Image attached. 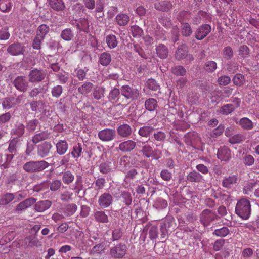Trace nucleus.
<instances>
[{"label": "nucleus", "instance_id": "obj_45", "mask_svg": "<svg viewBox=\"0 0 259 259\" xmlns=\"http://www.w3.org/2000/svg\"><path fill=\"white\" fill-rule=\"evenodd\" d=\"M106 43L110 49L115 48L117 45L116 38L114 35H107L106 39Z\"/></svg>", "mask_w": 259, "mask_h": 259}, {"label": "nucleus", "instance_id": "obj_21", "mask_svg": "<svg viewBox=\"0 0 259 259\" xmlns=\"http://www.w3.org/2000/svg\"><path fill=\"white\" fill-rule=\"evenodd\" d=\"M93 88V84L90 82H85L78 88V91L82 95L89 94Z\"/></svg>", "mask_w": 259, "mask_h": 259}, {"label": "nucleus", "instance_id": "obj_12", "mask_svg": "<svg viewBox=\"0 0 259 259\" xmlns=\"http://www.w3.org/2000/svg\"><path fill=\"white\" fill-rule=\"evenodd\" d=\"M7 51L12 55H19L24 52V47L21 44H13L7 48Z\"/></svg>", "mask_w": 259, "mask_h": 259}, {"label": "nucleus", "instance_id": "obj_60", "mask_svg": "<svg viewBox=\"0 0 259 259\" xmlns=\"http://www.w3.org/2000/svg\"><path fill=\"white\" fill-rule=\"evenodd\" d=\"M11 3L7 1L2 2L0 3V10L3 12L9 11L11 9Z\"/></svg>", "mask_w": 259, "mask_h": 259}, {"label": "nucleus", "instance_id": "obj_32", "mask_svg": "<svg viewBox=\"0 0 259 259\" xmlns=\"http://www.w3.org/2000/svg\"><path fill=\"white\" fill-rule=\"evenodd\" d=\"M82 152V145L81 144L78 143L73 146L71 155L74 158H78L81 156Z\"/></svg>", "mask_w": 259, "mask_h": 259}, {"label": "nucleus", "instance_id": "obj_20", "mask_svg": "<svg viewBox=\"0 0 259 259\" xmlns=\"http://www.w3.org/2000/svg\"><path fill=\"white\" fill-rule=\"evenodd\" d=\"M188 51L185 45H181L179 46L175 54V57L178 60H181L185 58L187 56Z\"/></svg>", "mask_w": 259, "mask_h": 259}, {"label": "nucleus", "instance_id": "obj_15", "mask_svg": "<svg viewBox=\"0 0 259 259\" xmlns=\"http://www.w3.org/2000/svg\"><path fill=\"white\" fill-rule=\"evenodd\" d=\"M237 181L238 177L236 175H231L224 178L222 181V185L225 188L230 189L237 183Z\"/></svg>", "mask_w": 259, "mask_h": 259}, {"label": "nucleus", "instance_id": "obj_1", "mask_svg": "<svg viewBox=\"0 0 259 259\" xmlns=\"http://www.w3.org/2000/svg\"><path fill=\"white\" fill-rule=\"evenodd\" d=\"M251 204L249 200L243 198L238 201L235 207V213L243 220L248 219L251 214Z\"/></svg>", "mask_w": 259, "mask_h": 259}, {"label": "nucleus", "instance_id": "obj_36", "mask_svg": "<svg viewBox=\"0 0 259 259\" xmlns=\"http://www.w3.org/2000/svg\"><path fill=\"white\" fill-rule=\"evenodd\" d=\"M142 151L143 154L147 158L153 157L155 159H158L159 157L153 155V148L149 145H145L143 147Z\"/></svg>", "mask_w": 259, "mask_h": 259}, {"label": "nucleus", "instance_id": "obj_48", "mask_svg": "<svg viewBox=\"0 0 259 259\" xmlns=\"http://www.w3.org/2000/svg\"><path fill=\"white\" fill-rule=\"evenodd\" d=\"M24 126L22 124L19 123L16 125L15 128L13 130L12 133L19 138L24 134Z\"/></svg>", "mask_w": 259, "mask_h": 259}, {"label": "nucleus", "instance_id": "obj_27", "mask_svg": "<svg viewBox=\"0 0 259 259\" xmlns=\"http://www.w3.org/2000/svg\"><path fill=\"white\" fill-rule=\"evenodd\" d=\"M111 61V57L110 54L104 52L99 57V62L103 66H107Z\"/></svg>", "mask_w": 259, "mask_h": 259}, {"label": "nucleus", "instance_id": "obj_28", "mask_svg": "<svg viewBox=\"0 0 259 259\" xmlns=\"http://www.w3.org/2000/svg\"><path fill=\"white\" fill-rule=\"evenodd\" d=\"M49 137V134L47 132H42L35 135L32 138V142L36 144L42 140L47 139Z\"/></svg>", "mask_w": 259, "mask_h": 259}, {"label": "nucleus", "instance_id": "obj_52", "mask_svg": "<svg viewBox=\"0 0 259 259\" xmlns=\"http://www.w3.org/2000/svg\"><path fill=\"white\" fill-rule=\"evenodd\" d=\"M119 90L118 89L114 88L109 93V99L111 101L116 102L119 98Z\"/></svg>", "mask_w": 259, "mask_h": 259}, {"label": "nucleus", "instance_id": "obj_18", "mask_svg": "<svg viewBox=\"0 0 259 259\" xmlns=\"http://www.w3.org/2000/svg\"><path fill=\"white\" fill-rule=\"evenodd\" d=\"M155 8L159 11H167L172 8V4L167 1H162L154 5Z\"/></svg>", "mask_w": 259, "mask_h": 259}, {"label": "nucleus", "instance_id": "obj_63", "mask_svg": "<svg viewBox=\"0 0 259 259\" xmlns=\"http://www.w3.org/2000/svg\"><path fill=\"white\" fill-rule=\"evenodd\" d=\"M147 85L149 89L153 91H157L159 89V85L153 79H149L147 81Z\"/></svg>", "mask_w": 259, "mask_h": 259}, {"label": "nucleus", "instance_id": "obj_5", "mask_svg": "<svg viewBox=\"0 0 259 259\" xmlns=\"http://www.w3.org/2000/svg\"><path fill=\"white\" fill-rule=\"evenodd\" d=\"M14 87L19 91L25 92L28 87V82L23 76H17L13 81Z\"/></svg>", "mask_w": 259, "mask_h": 259}, {"label": "nucleus", "instance_id": "obj_38", "mask_svg": "<svg viewBox=\"0 0 259 259\" xmlns=\"http://www.w3.org/2000/svg\"><path fill=\"white\" fill-rule=\"evenodd\" d=\"M154 130V128L152 126H144L139 129L138 133L140 136L147 137Z\"/></svg>", "mask_w": 259, "mask_h": 259}, {"label": "nucleus", "instance_id": "obj_19", "mask_svg": "<svg viewBox=\"0 0 259 259\" xmlns=\"http://www.w3.org/2000/svg\"><path fill=\"white\" fill-rule=\"evenodd\" d=\"M48 2L51 7L56 11H62L65 7L62 0H48Z\"/></svg>", "mask_w": 259, "mask_h": 259}, {"label": "nucleus", "instance_id": "obj_35", "mask_svg": "<svg viewBox=\"0 0 259 259\" xmlns=\"http://www.w3.org/2000/svg\"><path fill=\"white\" fill-rule=\"evenodd\" d=\"M217 68V64L213 61H207L204 66V69L207 72L212 73Z\"/></svg>", "mask_w": 259, "mask_h": 259}, {"label": "nucleus", "instance_id": "obj_9", "mask_svg": "<svg viewBox=\"0 0 259 259\" xmlns=\"http://www.w3.org/2000/svg\"><path fill=\"white\" fill-rule=\"evenodd\" d=\"M112 197L108 193H104L102 194L98 199L99 205L103 208L108 207L112 203Z\"/></svg>", "mask_w": 259, "mask_h": 259}, {"label": "nucleus", "instance_id": "obj_34", "mask_svg": "<svg viewBox=\"0 0 259 259\" xmlns=\"http://www.w3.org/2000/svg\"><path fill=\"white\" fill-rule=\"evenodd\" d=\"M145 106L147 110L154 111L157 106V102L155 99L149 98L145 101Z\"/></svg>", "mask_w": 259, "mask_h": 259}, {"label": "nucleus", "instance_id": "obj_56", "mask_svg": "<svg viewBox=\"0 0 259 259\" xmlns=\"http://www.w3.org/2000/svg\"><path fill=\"white\" fill-rule=\"evenodd\" d=\"M244 140V136L241 134H237L232 136L229 140L232 144L239 143Z\"/></svg>", "mask_w": 259, "mask_h": 259}, {"label": "nucleus", "instance_id": "obj_58", "mask_svg": "<svg viewBox=\"0 0 259 259\" xmlns=\"http://www.w3.org/2000/svg\"><path fill=\"white\" fill-rule=\"evenodd\" d=\"M154 139L157 141H163L166 138V134L161 131H157L153 134Z\"/></svg>", "mask_w": 259, "mask_h": 259}, {"label": "nucleus", "instance_id": "obj_53", "mask_svg": "<svg viewBox=\"0 0 259 259\" xmlns=\"http://www.w3.org/2000/svg\"><path fill=\"white\" fill-rule=\"evenodd\" d=\"M223 55L227 60L230 59L233 56V51L230 46L225 47L223 50Z\"/></svg>", "mask_w": 259, "mask_h": 259}, {"label": "nucleus", "instance_id": "obj_30", "mask_svg": "<svg viewBox=\"0 0 259 259\" xmlns=\"http://www.w3.org/2000/svg\"><path fill=\"white\" fill-rule=\"evenodd\" d=\"M230 233V230L227 227H223L220 229H215L213 232V235L218 237H224Z\"/></svg>", "mask_w": 259, "mask_h": 259}, {"label": "nucleus", "instance_id": "obj_64", "mask_svg": "<svg viewBox=\"0 0 259 259\" xmlns=\"http://www.w3.org/2000/svg\"><path fill=\"white\" fill-rule=\"evenodd\" d=\"M230 81L231 79L230 77L226 75L222 76L218 79V82L220 85H227Z\"/></svg>", "mask_w": 259, "mask_h": 259}, {"label": "nucleus", "instance_id": "obj_33", "mask_svg": "<svg viewBox=\"0 0 259 259\" xmlns=\"http://www.w3.org/2000/svg\"><path fill=\"white\" fill-rule=\"evenodd\" d=\"M190 13L187 11H180L177 16V19L181 23H186V21L189 20Z\"/></svg>", "mask_w": 259, "mask_h": 259}, {"label": "nucleus", "instance_id": "obj_51", "mask_svg": "<svg viewBox=\"0 0 259 259\" xmlns=\"http://www.w3.org/2000/svg\"><path fill=\"white\" fill-rule=\"evenodd\" d=\"M61 37L66 41L70 40L73 36V33L70 29H65L61 33Z\"/></svg>", "mask_w": 259, "mask_h": 259}, {"label": "nucleus", "instance_id": "obj_25", "mask_svg": "<svg viewBox=\"0 0 259 259\" xmlns=\"http://www.w3.org/2000/svg\"><path fill=\"white\" fill-rule=\"evenodd\" d=\"M181 29L182 34L186 37L190 36L193 32L192 28L190 25L187 23H181Z\"/></svg>", "mask_w": 259, "mask_h": 259}, {"label": "nucleus", "instance_id": "obj_8", "mask_svg": "<svg viewBox=\"0 0 259 259\" xmlns=\"http://www.w3.org/2000/svg\"><path fill=\"white\" fill-rule=\"evenodd\" d=\"M217 157L221 161H227L231 158V151L226 146L221 147L218 150Z\"/></svg>", "mask_w": 259, "mask_h": 259}, {"label": "nucleus", "instance_id": "obj_10", "mask_svg": "<svg viewBox=\"0 0 259 259\" xmlns=\"http://www.w3.org/2000/svg\"><path fill=\"white\" fill-rule=\"evenodd\" d=\"M125 253V246L118 245L111 249L110 254L112 257L120 258L123 257Z\"/></svg>", "mask_w": 259, "mask_h": 259}, {"label": "nucleus", "instance_id": "obj_13", "mask_svg": "<svg viewBox=\"0 0 259 259\" xmlns=\"http://www.w3.org/2000/svg\"><path fill=\"white\" fill-rule=\"evenodd\" d=\"M236 123L239 124L244 130H251L254 127V124L252 121L247 117H243L238 121H236Z\"/></svg>", "mask_w": 259, "mask_h": 259}, {"label": "nucleus", "instance_id": "obj_57", "mask_svg": "<svg viewBox=\"0 0 259 259\" xmlns=\"http://www.w3.org/2000/svg\"><path fill=\"white\" fill-rule=\"evenodd\" d=\"M104 89L99 87L95 89L93 92L94 98L97 100L101 99L104 96Z\"/></svg>", "mask_w": 259, "mask_h": 259}, {"label": "nucleus", "instance_id": "obj_11", "mask_svg": "<svg viewBox=\"0 0 259 259\" xmlns=\"http://www.w3.org/2000/svg\"><path fill=\"white\" fill-rule=\"evenodd\" d=\"M156 53L158 57L161 59H166L169 53L168 48L162 44H159L156 46Z\"/></svg>", "mask_w": 259, "mask_h": 259}, {"label": "nucleus", "instance_id": "obj_6", "mask_svg": "<svg viewBox=\"0 0 259 259\" xmlns=\"http://www.w3.org/2000/svg\"><path fill=\"white\" fill-rule=\"evenodd\" d=\"M46 73L41 70L33 69L29 74V80L30 82H37L45 79Z\"/></svg>", "mask_w": 259, "mask_h": 259}, {"label": "nucleus", "instance_id": "obj_49", "mask_svg": "<svg viewBox=\"0 0 259 259\" xmlns=\"http://www.w3.org/2000/svg\"><path fill=\"white\" fill-rule=\"evenodd\" d=\"M172 73L177 76H184L186 70L182 66H176L172 68Z\"/></svg>", "mask_w": 259, "mask_h": 259}, {"label": "nucleus", "instance_id": "obj_55", "mask_svg": "<svg viewBox=\"0 0 259 259\" xmlns=\"http://www.w3.org/2000/svg\"><path fill=\"white\" fill-rule=\"evenodd\" d=\"M239 55L242 58L247 57L249 54V48L246 45H241L239 48Z\"/></svg>", "mask_w": 259, "mask_h": 259}, {"label": "nucleus", "instance_id": "obj_26", "mask_svg": "<svg viewBox=\"0 0 259 259\" xmlns=\"http://www.w3.org/2000/svg\"><path fill=\"white\" fill-rule=\"evenodd\" d=\"M50 31V28L46 24L40 25L37 28L36 35L41 39H44L46 34Z\"/></svg>", "mask_w": 259, "mask_h": 259}, {"label": "nucleus", "instance_id": "obj_46", "mask_svg": "<svg viewBox=\"0 0 259 259\" xmlns=\"http://www.w3.org/2000/svg\"><path fill=\"white\" fill-rule=\"evenodd\" d=\"M233 81L235 85L242 86L245 82V77L242 74L238 73L233 77Z\"/></svg>", "mask_w": 259, "mask_h": 259}, {"label": "nucleus", "instance_id": "obj_31", "mask_svg": "<svg viewBox=\"0 0 259 259\" xmlns=\"http://www.w3.org/2000/svg\"><path fill=\"white\" fill-rule=\"evenodd\" d=\"M14 199V194L6 193L3 195L0 198V205H5L9 204Z\"/></svg>", "mask_w": 259, "mask_h": 259}, {"label": "nucleus", "instance_id": "obj_29", "mask_svg": "<svg viewBox=\"0 0 259 259\" xmlns=\"http://www.w3.org/2000/svg\"><path fill=\"white\" fill-rule=\"evenodd\" d=\"M235 109L233 104H227L223 106L219 110V113L223 115H228Z\"/></svg>", "mask_w": 259, "mask_h": 259}, {"label": "nucleus", "instance_id": "obj_16", "mask_svg": "<svg viewBox=\"0 0 259 259\" xmlns=\"http://www.w3.org/2000/svg\"><path fill=\"white\" fill-rule=\"evenodd\" d=\"M52 147L51 144L49 142H44L39 145L38 147V154L41 157H45L48 155Z\"/></svg>", "mask_w": 259, "mask_h": 259}, {"label": "nucleus", "instance_id": "obj_47", "mask_svg": "<svg viewBox=\"0 0 259 259\" xmlns=\"http://www.w3.org/2000/svg\"><path fill=\"white\" fill-rule=\"evenodd\" d=\"M74 179V175L69 171L63 173L62 176L63 182L66 184H69L73 182Z\"/></svg>", "mask_w": 259, "mask_h": 259}, {"label": "nucleus", "instance_id": "obj_43", "mask_svg": "<svg viewBox=\"0 0 259 259\" xmlns=\"http://www.w3.org/2000/svg\"><path fill=\"white\" fill-rule=\"evenodd\" d=\"M31 109L33 111L41 112L44 108V104L42 101H33L30 104Z\"/></svg>", "mask_w": 259, "mask_h": 259}, {"label": "nucleus", "instance_id": "obj_24", "mask_svg": "<svg viewBox=\"0 0 259 259\" xmlns=\"http://www.w3.org/2000/svg\"><path fill=\"white\" fill-rule=\"evenodd\" d=\"M202 176L196 171L190 172L187 177V180L191 182H200L202 180Z\"/></svg>", "mask_w": 259, "mask_h": 259}, {"label": "nucleus", "instance_id": "obj_4", "mask_svg": "<svg viewBox=\"0 0 259 259\" xmlns=\"http://www.w3.org/2000/svg\"><path fill=\"white\" fill-rule=\"evenodd\" d=\"M211 31V26L207 24H202L199 26L194 32L195 38L202 40L205 38Z\"/></svg>", "mask_w": 259, "mask_h": 259}, {"label": "nucleus", "instance_id": "obj_54", "mask_svg": "<svg viewBox=\"0 0 259 259\" xmlns=\"http://www.w3.org/2000/svg\"><path fill=\"white\" fill-rule=\"evenodd\" d=\"M243 163L246 166H251L254 163L255 159L250 154H245L243 157Z\"/></svg>", "mask_w": 259, "mask_h": 259}, {"label": "nucleus", "instance_id": "obj_17", "mask_svg": "<svg viewBox=\"0 0 259 259\" xmlns=\"http://www.w3.org/2000/svg\"><path fill=\"white\" fill-rule=\"evenodd\" d=\"M51 204V201L48 200L40 201L35 204L34 209L38 212H44L49 208Z\"/></svg>", "mask_w": 259, "mask_h": 259}, {"label": "nucleus", "instance_id": "obj_62", "mask_svg": "<svg viewBox=\"0 0 259 259\" xmlns=\"http://www.w3.org/2000/svg\"><path fill=\"white\" fill-rule=\"evenodd\" d=\"M105 179L102 178L97 179L95 182V190H99L103 189L105 186Z\"/></svg>", "mask_w": 259, "mask_h": 259}, {"label": "nucleus", "instance_id": "obj_2", "mask_svg": "<svg viewBox=\"0 0 259 259\" xmlns=\"http://www.w3.org/2000/svg\"><path fill=\"white\" fill-rule=\"evenodd\" d=\"M200 222L204 227L208 226L211 222L218 220L220 217L217 215L212 210L205 209L199 215Z\"/></svg>", "mask_w": 259, "mask_h": 259}, {"label": "nucleus", "instance_id": "obj_40", "mask_svg": "<svg viewBox=\"0 0 259 259\" xmlns=\"http://www.w3.org/2000/svg\"><path fill=\"white\" fill-rule=\"evenodd\" d=\"M116 20L118 25L124 26L128 22L129 17L127 15L120 14L116 17Z\"/></svg>", "mask_w": 259, "mask_h": 259}, {"label": "nucleus", "instance_id": "obj_41", "mask_svg": "<svg viewBox=\"0 0 259 259\" xmlns=\"http://www.w3.org/2000/svg\"><path fill=\"white\" fill-rule=\"evenodd\" d=\"M19 142L18 138H14L9 141L8 150L10 153H15L17 150V146Z\"/></svg>", "mask_w": 259, "mask_h": 259}, {"label": "nucleus", "instance_id": "obj_61", "mask_svg": "<svg viewBox=\"0 0 259 259\" xmlns=\"http://www.w3.org/2000/svg\"><path fill=\"white\" fill-rule=\"evenodd\" d=\"M160 23L166 28H170L171 25V22L170 19L166 16H163L159 19Z\"/></svg>", "mask_w": 259, "mask_h": 259}, {"label": "nucleus", "instance_id": "obj_3", "mask_svg": "<svg viewBox=\"0 0 259 259\" xmlns=\"http://www.w3.org/2000/svg\"><path fill=\"white\" fill-rule=\"evenodd\" d=\"M49 166V164L45 161H29L23 165L24 169L28 172L40 171Z\"/></svg>", "mask_w": 259, "mask_h": 259}, {"label": "nucleus", "instance_id": "obj_7", "mask_svg": "<svg viewBox=\"0 0 259 259\" xmlns=\"http://www.w3.org/2000/svg\"><path fill=\"white\" fill-rule=\"evenodd\" d=\"M116 135L114 130L104 129L98 133V137L103 141H109L113 140Z\"/></svg>", "mask_w": 259, "mask_h": 259}, {"label": "nucleus", "instance_id": "obj_50", "mask_svg": "<svg viewBox=\"0 0 259 259\" xmlns=\"http://www.w3.org/2000/svg\"><path fill=\"white\" fill-rule=\"evenodd\" d=\"M63 92V88L60 85L54 86L51 90V94L53 97L59 98Z\"/></svg>", "mask_w": 259, "mask_h": 259}, {"label": "nucleus", "instance_id": "obj_44", "mask_svg": "<svg viewBox=\"0 0 259 259\" xmlns=\"http://www.w3.org/2000/svg\"><path fill=\"white\" fill-rule=\"evenodd\" d=\"M94 216L96 220L99 222L106 223L108 221L107 215L102 211H96Z\"/></svg>", "mask_w": 259, "mask_h": 259}, {"label": "nucleus", "instance_id": "obj_37", "mask_svg": "<svg viewBox=\"0 0 259 259\" xmlns=\"http://www.w3.org/2000/svg\"><path fill=\"white\" fill-rule=\"evenodd\" d=\"M77 209V206L76 204H69L65 207L64 212L66 215L71 216L76 211Z\"/></svg>", "mask_w": 259, "mask_h": 259}, {"label": "nucleus", "instance_id": "obj_23", "mask_svg": "<svg viewBox=\"0 0 259 259\" xmlns=\"http://www.w3.org/2000/svg\"><path fill=\"white\" fill-rule=\"evenodd\" d=\"M57 153L59 155L65 153L68 149V144L65 140H60L56 144Z\"/></svg>", "mask_w": 259, "mask_h": 259}, {"label": "nucleus", "instance_id": "obj_22", "mask_svg": "<svg viewBox=\"0 0 259 259\" xmlns=\"http://www.w3.org/2000/svg\"><path fill=\"white\" fill-rule=\"evenodd\" d=\"M15 98L13 97H7L4 99L2 102V106L4 109H9L15 105L18 104V102H15Z\"/></svg>", "mask_w": 259, "mask_h": 259}, {"label": "nucleus", "instance_id": "obj_39", "mask_svg": "<svg viewBox=\"0 0 259 259\" xmlns=\"http://www.w3.org/2000/svg\"><path fill=\"white\" fill-rule=\"evenodd\" d=\"M77 26L80 30L87 32L89 29V22L85 18L80 19L77 24Z\"/></svg>", "mask_w": 259, "mask_h": 259}, {"label": "nucleus", "instance_id": "obj_59", "mask_svg": "<svg viewBox=\"0 0 259 259\" xmlns=\"http://www.w3.org/2000/svg\"><path fill=\"white\" fill-rule=\"evenodd\" d=\"M131 31L134 37L139 38L141 36L143 33V30L137 26H133L131 27Z\"/></svg>", "mask_w": 259, "mask_h": 259}, {"label": "nucleus", "instance_id": "obj_14", "mask_svg": "<svg viewBox=\"0 0 259 259\" xmlns=\"http://www.w3.org/2000/svg\"><path fill=\"white\" fill-rule=\"evenodd\" d=\"M35 202V199L33 198H29L21 202L16 207V210L17 211H22L26 208L31 206Z\"/></svg>", "mask_w": 259, "mask_h": 259}, {"label": "nucleus", "instance_id": "obj_42", "mask_svg": "<svg viewBox=\"0 0 259 259\" xmlns=\"http://www.w3.org/2000/svg\"><path fill=\"white\" fill-rule=\"evenodd\" d=\"M117 132L120 136L126 137L130 135V126L126 124L121 125L118 128Z\"/></svg>", "mask_w": 259, "mask_h": 259}]
</instances>
